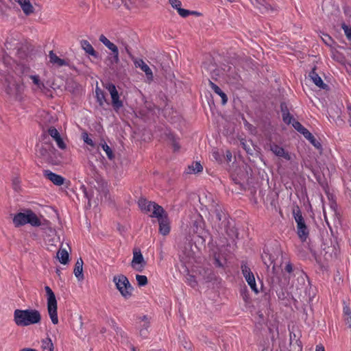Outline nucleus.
<instances>
[{"label": "nucleus", "instance_id": "obj_40", "mask_svg": "<svg viewBox=\"0 0 351 351\" xmlns=\"http://www.w3.org/2000/svg\"><path fill=\"white\" fill-rule=\"evenodd\" d=\"M211 156H212V158L213 159H215L216 161L219 162L221 160V154L216 149H213V151L211 152Z\"/></svg>", "mask_w": 351, "mask_h": 351}, {"label": "nucleus", "instance_id": "obj_20", "mask_svg": "<svg viewBox=\"0 0 351 351\" xmlns=\"http://www.w3.org/2000/svg\"><path fill=\"white\" fill-rule=\"evenodd\" d=\"M80 46L85 51L86 53L90 56H92L95 58L97 57V53L95 51L94 48L91 45V44L86 40H82L80 41Z\"/></svg>", "mask_w": 351, "mask_h": 351}, {"label": "nucleus", "instance_id": "obj_57", "mask_svg": "<svg viewBox=\"0 0 351 351\" xmlns=\"http://www.w3.org/2000/svg\"><path fill=\"white\" fill-rule=\"evenodd\" d=\"M287 269H288V271H290V267H289V266H287Z\"/></svg>", "mask_w": 351, "mask_h": 351}, {"label": "nucleus", "instance_id": "obj_6", "mask_svg": "<svg viewBox=\"0 0 351 351\" xmlns=\"http://www.w3.org/2000/svg\"><path fill=\"white\" fill-rule=\"evenodd\" d=\"M189 232L196 234L202 239V243L205 242L208 233L204 228V221L201 216H194L191 221Z\"/></svg>", "mask_w": 351, "mask_h": 351}, {"label": "nucleus", "instance_id": "obj_7", "mask_svg": "<svg viewBox=\"0 0 351 351\" xmlns=\"http://www.w3.org/2000/svg\"><path fill=\"white\" fill-rule=\"evenodd\" d=\"M37 154L39 156L42 157L43 160L49 163L55 165L57 164L58 160L56 158V149L50 144H42L38 146Z\"/></svg>", "mask_w": 351, "mask_h": 351}, {"label": "nucleus", "instance_id": "obj_22", "mask_svg": "<svg viewBox=\"0 0 351 351\" xmlns=\"http://www.w3.org/2000/svg\"><path fill=\"white\" fill-rule=\"evenodd\" d=\"M252 4L256 6L262 12H268L272 10L270 5L267 3L265 0H250Z\"/></svg>", "mask_w": 351, "mask_h": 351}, {"label": "nucleus", "instance_id": "obj_35", "mask_svg": "<svg viewBox=\"0 0 351 351\" xmlns=\"http://www.w3.org/2000/svg\"><path fill=\"white\" fill-rule=\"evenodd\" d=\"M136 280L139 286L143 287L147 284V278L144 275H136Z\"/></svg>", "mask_w": 351, "mask_h": 351}, {"label": "nucleus", "instance_id": "obj_46", "mask_svg": "<svg viewBox=\"0 0 351 351\" xmlns=\"http://www.w3.org/2000/svg\"><path fill=\"white\" fill-rule=\"evenodd\" d=\"M308 140L317 148H319L321 145L320 143L316 141L314 136L312 135V138H308Z\"/></svg>", "mask_w": 351, "mask_h": 351}, {"label": "nucleus", "instance_id": "obj_15", "mask_svg": "<svg viewBox=\"0 0 351 351\" xmlns=\"http://www.w3.org/2000/svg\"><path fill=\"white\" fill-rule=\"evenodd\" d=\"M99 41L112 52L114 60L117 63L119 61L118 47L103 34L99 36Z\"/></svg>", "mask_w": 351, "mask_h": 351}, {"label": "nucleus", "instance_id": "obj_12", "mask_svg": "<svg viewBox=\"0 0 351 351\" xmlns=\"http://www.w3.org/2000/svg\"><path fill=\"white\" fill-rule=\"evenodd\" d=\"M146 265L142 253L139 250H134L133 252V258L131 263L132 267L137 271H142Z\"/></svg>", "mask_w": 351, "mask_h": 351}, {"label": "nucleus", "instance_id": "obj_39", "mask_svg": "<svg viewBox=\"0 0 351 351\" xmlns=\"http://www.w3.org/2000/svg\"><path fill=\"white\" fill-rule=\"evenodd\" d=\"M49 134L55 140L60 136L59 132L55 128H50L48 130Z\"/></svg>", "mask_w": 351, "mask_h": 351}, {"label": "nucleus", "instance_id": "obj_10", "mask_svg": "<svg viewBox=\"0 0 351 351\" xmlns=\"http://www.w3.org/2000/svg\"><path fill=\"white\" fill-rule=\"evenodd\" d=\"M105 87L110 95L113 108L114 110L118 111L123 106V102L120 99L116 86L113 84L108 83Z\"/></svg>", "mask_w": 351, "mask_h": 351}, {"label": "nucleus", "instance_id": "obj_38", "mask_svg": "<svg viewBox=\"0 0 351 351\" xmlns=\"http://www.w3.org/2000/svg\"><path fill=\"white\" fill-rule=\"evenodd\" d=\"M342 29L347 38L351 41V27L346 24L342 25Z\"/></svg>", "mask_w": 351, "mask_h": 351}, {"label": "nucleus", "instance_id": "obj_26", "mask_svg": "<svg viewBox=\"0 0 351 351\" xmlns=\"http://www.w3.org/2000/svg\"><path fill=\"white\" fill-rule=\"evenodd\" d=\"M309 77L313 82V83L319 88H324L326 84L323 82L322 78L318 75L315 71H312L309 73Z\"/></svg>", "mask_w": 351, "mask_h": 351}, {"label": "nucleus", "instance_id": "obj_8", "mask_svg": "<svg viewBox=\"0 0 351 351\" xmlns=\"http://www.w3.org/2000/svg\"><path fill=\"white\" fill-rule=\"evenodd\" d=\"M138 204L141 210L146 213H152L150 217H154L158 215L160 212L163 209L162 206L155 202H149L146 199L141 198L138 201Z\"/></svg>", "mask_w": 351, "mask_h": 351}, {"label": "nucleus", "instance_id": "obj_51", "mask_svg": "<svg viewBox=\"0 0 351 351\" xmlns=\"http://www.w3.org/2000/svg\"><path fill=\"white\" fill-rule=\"evenodd\" d=\"M19 351H37L36 349L25 348L20 350Z\"/></svg>", "mask_w": 351, "mask_h": 351}, {"label": "nucleus", "instance_id": "obj_53", "mask_svg": "<svg viewBox=\"0 0 351 351\" xmlns=\"http://www.w3.org/2000/svg\"><path fill=\"white\" fill-rule=\"evenodd\" d=\"M56 273H57V274H58V276H60V275L61 271H60V270L59 269H56Z\"/></svg>", "mask_w": 351, "mask_h": 351}, {"label": "nucleus", "instance_id": "obj_56", "mask_svg": "<svg viewBox=\"0 0 351 351\" xmlns=\"http://www.w3.org/2000/svg\"><path fill=\"white\" fill-rule=\"evenodd\" d=\"M182 261H184V263H186V262H187L186 261H185V260L184 259V258H182Z\"/></svg>", "mask_w": 351, "mask_h": 351}, {"label": "nucleus", "instance_id": "obj_58", "mask_svg": "<svg viewBox=\"0 0 351 351\" xmlns=\"http://www.w3.org/2000/svg\"><path fill=\"white\" fill-rule=\"evenodd\" d=\"M324 41L325 43H327V38H325Z\"/></svg>", "mask_w": 351, "mask_h": 351}, {"label": "nucleus", "instance_id": "obj_55", "mask_svg": "<svg viewBox=\"0 0 351 351\" xmlns=\"http://www.w3.org/2000/svg\"><path fill=\"white\" fill-rule=\"evenodd\" d=\"M216 262L219 266H221V264L219 263V261L217 259H216Z\"/></svg>", "mask_w": 351, "mask_h": 351}, {"label": "nucleus", "instance_id": "obj_21", "mask_svg": "<svg viewBox=\"0 0 351 351\" xmlns=\"http://www.w3.org/2000/svg\"><path fill=\"white\" fill-rule=\"evenodd\" d=\"M49 62L53 65L58 66L67 65V62L64 60L60 58L53 51H49Z\"/></svg>", "mask_w": 351, "mask_h": 351}, {"label": "nucleus", "instance_id": "obj_23", "mask_svg": "<svg viewBox=\"0 0 351 351\" xmlns=\"http://www.w3.org/2000/svg\"><path fill=\"white\" fill-rule=\"evenodd\" d=\"M293 126L296 130L302 134L306 139L308 138H312V134L308 132V130H306L304 127H303L302 124L298 121H293Z\"/></svg>", "mask_w": 351, "mask_h": 351}, {"label": "nucleus", "instance_id": "obj_47", "mask_svg": "<svg viewBox=\"0 0 351 351\" xmlns=\"http://www.w3.org/2000/svg\"><path fill=\"white\" fill-rule=\"evenodd\" d=\"M218 95H219L221 98L222 104L225 105L228 101V97H227L226 95L223 91H221V92H220V93Z\"/></svg>", "mask_w": 351, "mask_h": 351}, {"label": "nucleus", "instance_id": "obj_5", "mask_svg": "<svg viewBox=\"0 0 351 351\" xmlns=\"http://www.w3.org/2000/svg\"><path fill=\"white\" fill-rule=\"evenodd\" d=\"M113 282L117 289L124 298L128 299L131 297L133 288L125 276L122 274L114 276Z\"/></svg>", "mask_w": 351, "mask_h": 351}, {"label": "nucleus", "instance_id": "obj_29", "mask_svg": "<svg viewBox=\"0 0 351 351\" xmlns=\"http://www.w3.org/2000/svg\"><path fill=\"white\" fill-rule=\"evenodd\" d=\"M343 313L346 324L351 328V309L346 305L343 306Z\"/></svg>", "mask_w": 351, "mask_h": 351}, {"label": "nucleus", "instance_id": "obj_59", "mask_svg": "<svg viewBox=\"0 0 351 351\" xmlns=\"http://www.w3.org/2000/svg\"><path fill=\"white\" fill-rule=\"evenodd\" d=\"M324 41L325 43H327V38H325Z\"/></svg>", "mask_w": 351, "mask_h": 351}, {"label": "nucleus", "instance_id": "obj_19", "mask_svg": "<svg viewBox=\"0 0 351 351\" xmlns=\"http://www.w3.org/2000/svg\"><path fill=\"white\" fill-rule=\"evenodd\" d=\"M83 261L82 258H79L77 260L75 267H74V274L75 277L79 280H82L84 279V274H83Z\"/></svg>", "mask_w": 351, "mask_h": 351}, {"label": "nucleus", "instance_id": "obj_50", "mask_svg": "<svg viewBox=\"0 0 351 351\" xmlns=\"http://www.w3.org/2000/svg\"><path fill=\"white\" fill-rule=\"evenodd\" d=\"M173 147L175 151H178L180 149L178 143L176 141L173 143Z\"/></svg>", "mask_w": 351, "mask_h": 351}, {"label": "nucleus", "instance_id": "obj_52", "mask_svg": "<svg viewBox=\"0 0 351 351\" xmlns=\"http://www.w3.org/2000/svg\"><path fill=\"white\" fill-rule=\"evenodd\" d=\"M348 111H349V115H350V124L351 126V104L348 107Z\"/></svg>", "mask_w": 351, "mask_h": 351}, {"label": "nucleus", "instance_id": "obj_34", "mask_svg": "<svg viewBox=\"0 0 351 351\" xmlns=\"http://www.w3.org/2000/svg\"><path fill=\"white\" fill-rule=\"evenodd\" d=\"M282 119H283L284 122L287 124H290V123L293 124V122L295 120L292 118V117L290 115V114L288 112H287L286 110H285L282 108Z\"/></svg>", "mask_w": 351, "mask_h": 351}, {"label": "nucleus", "instance_id": "obj_31", "mask_svg": "<svg viewBox=\"0 0 351 351\" xmlns=\"http://www.w3.org/2000/svg\"><path fill=\"white\" fill-rule=\"evenodd\" d=\"M100 145H101L102 149L106 152L108 158L110 160L113 159L114 154H113V152H112L111 148L106 143H101Z\"/></svg>", "mask_w": 351, "mask_h": 351}, {"label": "nucleus", "instance_id": "obj_44", "mask_svg": "<svg viewBox=\"0 0 351 351\" xmlns=\"http://www.w3.org/2000/svg\"><path fill=\"white\" fill-rule=\"evenodd\" d=\"M169 1L171 6L176 10L181 7L182 3L179 0H169Z\"/></svg>", "mask_w": 351, "mask_h": 351}, {"label": "nucleus", "instance_id": "obj_33", "mask_svg": "<svg viewBox=\"0 0 351 351\" xmlns=\"http://www.w3.org/2000/svg\"><path fill=\"white\" fill-rule=\"evenodd\" d=\"M97 99L101 106H102L106 101V98L104 93L99 88H97L95 90Z\"/></svg>", "mask_w": 351, "mask_h": 351}, {"label": "nucleus", "instance_id": "obj_27", "mask_svg": "<svg viewBox=\"0 0 351 351\" xmlns=\"http://www.w3.org/2000/svg\"><path fill=\"white\" fill-rule=\"evenodd\" d=\"M31 80L34 85L33 88L34 90H43L45 88V84L40 81L38 75H31Z\"/></svg>", "mask_w": 351, "mask_h": 351}, {"label": "nucleus", "instance_id": "obj_3", "mask_svg": "<svg viewBox=\"0 0 351 351\" xmlns=\"http://www.w3.org/2000/svg\"><path fill=\"white\" fill-rule=\"evenodd\" d=\"M13 223L16 227L29 223L33 226H39L40 221L36 215L30 210L19 213L13 218Z\"/></svg>", "mask_w": 351, "mask_h": 351}, {"label": "nucleus", "instance_id": "obj_49", "mask_svg": "<svg viewBox=\"0 0 351 351\" xmlns=\"http://www.w3.org/2000/svg\"><path fill=\"white\" fill-rule=\"evenodd\" d=\"M226 158L228 161H231L232 160V154L230 151H226Z\"/></svg>", "mask_w": 351, "mask_h": 351}, {"label": "nucleus", "instance_id": "obj_28", "mask_svg": "<svg viewBox=\"0 0 351 351\" xmlns=\"http://www.w3.org/2000/svg\"><path fill=\"white\" fill-rule=\"evenodd\" d=\"M203 170V167L199 162H195L192 163L191 165L188 167L187 173H197Z\"/></svg>", "mask_w": 351, "mask_h": 351}, {"label": "nucleus", "instance_id": "obj_54", "mask_svg": "<svg viewBox=\"0 0 351 351\" xmlns=\"http://www.w3.org/2000/svg\"><path fill=\"white\" fill-rule=\"evenodd\" d=\"M3 4V1L0 0V8L2 7Z\"/></svg>", "mask_w": 351, "mask_h": 351}, {"label": "nucleus", "instance_id": "obj_14", "mask_svg": "<svg viewBox=\"0 0 351 351\" xmlns=\"http://www.w3.org/2000/svg\"><path fill=\"white\" fill-rule=\"evenodd\" d=\"M134 64L136 68L141 69L145 73L147 81L151 82L153 80L152 71L143 60L136 58L134 60Z\"/></svg>", "mask_w": 351, "mask_h": 351}, {"label": "nucleus", "instance_id": "obj_25", "mask_svg": "<svg viewBox=\"0 0 351 351\" xmlns=\"http://www.w3.org/2000/svg\"><path fill=\"white\" fill-rule=\"evenodd\" d=\"M298 235L302 241H305L308 236V230L305 223L297 226Z\"/></svg>", "mask_w": 351, "mask_h": 351}, {"label": "nucleus", "instance_id": "obj_18", "mask_svg": "<svg viewBox=\"0 0 351 351\" xmlns=\"http://www.w3.org/2000/svg\"><path fill=\"white\" fill-rule=\"evenodd\" d=\"M138 324L141 329L140 330V335L145 337L148 333L147 329L149 326V322L148 317L145 315L138 318Z\"/></svg>", "mask_w": 351, "mask_h": 351}, {"label": "nucleus", "instance_id": "obj_48", "mask_svg": "<svg viewBox=\"0 0 351 351\" xmlns=\"http://www.w3.org/2000/svg\"><path fill=\"white\" fill-rule=\"evenodd\" d=\"M315 351H325V349L322 344H319L316 346Z\"/></svg>", "mask_w": 351, "mask_h": 351}, {"label": "nucleus", "instance_id": "obj_43", "mask_svg": "<svg viewBox=\"0 0 351 351\" xmlns=\"http://www.w3.org/2000/svg\"><path fill=\"white\" fill-rule=\"evenodd\" d=\"M177 11L182 17H186L191 14L189 10L181 8V7L179 8Z\"/></svg>", "mask_w": 351, "mask_h": 351}, {"label": "nucleus", "instance_id": "obj_4", "mask_svg": "<svg viewBox=\"0 0 351 351\" xmlns=\"http://www.w3.org/2000/svg\"><path fill=\"white\" fill-rule=\"evenodd\" d=\"M45 290L47 295V312L53 324H58L59 320L58 317V304L56 295L49 286H46L45 287Z\"/></svg>", "mask_w": 351, "mask_h": 351}, {"label": "nucleus", "instance_id": "obj_16", "mask_svg": "<svg viewBox=\"0 0 351 351\" xmlns=\"http://www.w3.org/2000/svg\"><path fill=\"white\" fill-rule=\"evenodd\" d=\"M44 175L48 180L57 186L62 185L65 180L62 176L53 173L49 170L45 171Z\"/></svg>", "mask_w": 351, "mask_h": 351}, {"label": "nucleus", "instance_id": "obj_11", "mask_svg": "<svg viewBox=\"0 0 351 351\" xmlns=\"http://www.w3.org/2000/svg\"><path fill=\"white\" fill-rule=\"evenodd\" d=\"M242 274L247 281V284L250 287L251 289L255 293H258V289L256 284V280L254 274L251 271V269L246 265H242L241 266Z\"/></svg>", "mask_w": 351, "mask_h": 351}, {"label": "nucleus", "instance_id": "obj_30", "mask_svg": "<svg viewBox=\"0 0 351 351\" xmlns=\"http://www.w3.org/2000/svg\"><path fill=\"white\" fill-rule=\"evenodd\" d=\"M41 348L43 350L53 351V344L50 338L47 337L42 340Z\"/></svg>", "mask_w": 351, "mask_h": 351}, {"label": "nucleus", "instance_id": "obj_13", "mask_svg": "<svg viewBox=\"0 0 351 351\" xmlns=\"http://www.w3.org/2000/svg\"><path fill=\"white\" fill-rule=\"evenodd\" d=\"M8 1L12 5H15V3H17L26 16H29L34 12L35 9L29 0H8Z\"/></svg>", "mask_w": 351, "mask_h": 351}, {"label": "nucleus", "instance_id": "obj_2", "mask_svg": "<svg viewBox=\"0 0 351 351\" xmlns=\"http://www.w3.org/2000/svg\"><path fill=\"white\" fill-rule=\"evenodd\" d=\"M40 321L41 314L36 309H16L14 311V322L18 326L25 327L37 324L40 323Z\"/></svg>", "mask_w": 351, "mask_h": 351}, {"label": "nucleus", "instance_id": "obj_1", "mask_svg": "<svg viewBox=\"0 0 351 351\" xmlns=\"http://www.w3.org/2000/svg\"><path fill=\"white\" fill-rule=\"evenodd\" d=\"M0 83L10 97L19 99L24 90V84L20 76L0 73Z\"/></svg>", "mask_w": 351, "mask_h": 351}, {"label": "nucleus", "instance_id": "obj_32", "mask_svg": "<svg viewBox=\"0 0 351 351\" xmlns=\"http://www.w3.org/2000/svg\"><path fill=\"white\" fill-rule=\"evenodd\" d=\"M293 216L297 226H301V224L305 223L302 213L299 210L293 212Z\"/></svg>", "mask_w": 351, "mask_h": 351}, {"label": "nucleus", "instance_id": "obj_9", "mask_svg": "<svg viewBox=\"0 0 351 351\" xmlns=\"http://www.w3.org/2000/svg\"><path fill=\"white\" fill-rule=\"evenodd\" d=\"M154 217L158 219L160 233L164 236L169 234L171 230L170 220L165 210L162 209V212Z\"/></svg>", "mask_w": 351, "mask_h": 351}, {"label": "nucleus", "instance_id": "obj_17", "mask_svg": "<svg viewBox=\"0 0 351 351\" xmlns=\"http://www.w3.org/2000/svg\"><path fill=\"white\" fill-rule=\"evenodd\" d=\"M270 149L276 156L283 158L287 160H291L290 154L282 147L276 144H273L270 146Z\"/></svg>", "mask_w": 351, "mask_h": 351}, {"label": "nucleus", "instance_id": "obj_24", "mask_svg": "<svg viewBox=\"0 0 351 351\" xmlns=\"http://www.w3.org/2000/svg\"><path fill=\"white\" fill-rule=\"evenodd\" d=\"M56 256L60 263L63 265H66L68 263L69 260V256L66 249H60L57 252Z\"/></svg>", "mask_w": 351, "mask_h": 351}, {"label": "nucleus", "instance_id": "obj_37", "mask_svg": "<svg viewBox=\"0 0 351 351\" xmlns=\"http://www.w3.org/2000/svg\"><path fill=\"white\" fill-rule=\"evenodd\" d=\"M187 283L192 287L197 285V280L193 275L188 274L186 277Z\"/></svg>", "mask_w": 351, "mask_h": 351}, {"label": "nucleus", "instance_id": "obj_45", "mask_svg": "<svg viewBox=\"0 0 351 351\" xmlns=\"http://www.w3.org/2000/svg\"><path fill=\"white\" fill-rule=\"evenodd\" d=\"M210 86L211 88L213 90V91L215 93H217V95H219L220 93V92L222 91L218 86H217L216 84H215L213 82H212L210 81Z\"/></svg>", "mask_w": 351, "mask_h": 351}, {"label": "nucleus", "instance_id": "obj_42", "mask_svg": "<svg viewBox=\"0 0 351 351\" xmlns=\"http://www.w3.org/2000/svg\"><path fill=\"white\" fill-rule=\"evenodd\" d=\"M82 138L84 141L90 146H94V143L91 138H89L87 133L82 134Z\"/></svg>", "mask_w": 351, "mask_h": 351}, {"label": "nucleus", "instance_id": "obj_41", "mask_svg": "<svg viewBox=\"0 0 351 351\" xmlns=\"http://www.w3.org/2000/svg\"><path fill=\"white\" fill-rule=\"evenodd\" d=\"M58 145V147L61 149H65L66 148V145L61 138L59 136L58 138L54 140Z\"/></svg>", "mask_w": 351, "mask_h": 351}, {"label": "nucleus", "instance_id": "obj_36", "mask_svg": "<svg viewBox=\"0 0 351 351\" xmlns=\"http://www.w3.org/2000/svg\"><path fill=\"white\" fill-rule=\"evenodd\" d=\"M99 193L101 201L108 199V190L106 186H103L101 189L99 191Z\"/></svg>", "mask_w": 351, "mask_h": 351}]
</instances>
